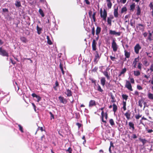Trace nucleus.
<instances>
[{"label":"nucleus","mask_w":153,"mask_h":153,"mask_svg":"<svg viewBox=\"0 0 153 153\" xmlns=\"http://www.w3.org/2000/svg\"><path fill=\"white\" fill-rule=\"evenodd\" d=\"M0 55L3 56L8 57L9 54L6 50L0 48Z\"/></svg>","instance_id":"nucleus-1"},{"label":"nucleus","mask_w":153,"mask_h":153,"mask_svg":"<svg viewBox=\"0 0 153 153\" xmlns=\"http://www.w3.org/2000/svg\"><path fill=\"white\" fill-rule=\"evenodd\" d=\"M111 47L114 51L116 52L117 51L118 46L114 39H113L112 40V42L111 43Z\"/></svg>","instance_id":"nucleus-2"},{"label":"nucleus","mask_w":153,"mask_h":153,"mask_svg":"<svg viewBox=\"0 0 153 153\" xmlns=\"http://www.w3.org/2000/svg\"><path fill=\"white\" fill-rule=\"evenodd\" d=\"M141 49V47L139 43L137 44L134 47V51L136 54L139 53V50Z\"/></svg>","instance_id":"nucleus-3"},{"label":"nucleus","mask_w":153,"mask_h":153,"mask_svg":"<svg viewBox=\"0 0 153 153\" xmlns=\"http://www.w3.org/2000/svg\"><path fill=\"white\" fill-rule=\"evenodd\" d=\"M125 87L129 90L131 91H133V89L132 88V86L131 83L128 80H126Z\"/></svg>","instance_id":"nucleus-4"},{"label":"nucleus","mask_w":153,"mask_h":153,"mask_svg":"<svg viewBox=\"0 0 153 153\" xmlns=\"http://www.w3.org/2000/svg\"><path fill=\"white\" fill-rule=\"evenodd\" d=\"M94 54L95 55V58L94 60V61L96 62V63H97L98 60L100 59V55L98 52L96 51Z\"/></svg>","instance_id":"nucleus-5"},{"label":"nucleus","mask_w":153,"mask_h":153,"mask_svg":"<svg viewBox=\"0 0 153 153\" xmlns=\"http://www.w3.org/2000/svg\"><path fill=\"white\" fill-rule=\"evenodd\" d=\"M100 16L101 18H103L104 21H106L107 16V12L105 9H104L103 13L100 14Z\"/></svg>","instance_id":"nucleus-6"},{"label":"nucleus","mask_w":153,"mask_h":153,"mask_svg":"<svg viewBox=\"0 0 153 153\" xmlns=\"http://www.w3.org/2000/svg\"><path fill=\"white\" fill-rule=\"evenodd\" d=\"M58 98L61 103L66 104L67 102V100L65 98L63 97L60 96Z\"/></svg>","instance_id":"nucleus-7"},{"label":"nucleus","mask_w":153,"mask_h":153,"mask_svg":"<svg viewBox=\"0 0 153 153\" xmlns=\"http://www.w3.org/2000/svg\"><path fill=\"white\" fill-rule=\"evenodd\" d=\"M121 33V32H117L115 30H109V34L111 35H117L118 36H120V35Z\"/></svg>","instance_id":"nucleus-8"},{"label":"nucleus","mask_w":153,"mask_h":153,"mask_svg":"<svg viewBox=\"0 0 153 153\" xmlns=\"http://www.w3.org/2000/svg\"><path fill=\"white\" fill-rule=\"evenodd\" d=\"M97 43L96 40L94 39L93 40L92 45V50L93 51H95L97 49L96 48Z\"/></svg>","instance_id":"nucleus-9"},{"label":"nucleus","mask_w":153,"mask_h":153,"mask_svg":"<svg viewBox=\"0 0 153 153\" xmlns=\"http://www.w3.org/2000/svg\"><path fill=\"white\" fill-rule=\"evenodd\" d=\"M139 60V57L136 58H135L134 59L132 65L133 67L134 68H136L137 64V62H138Z\"/></svg>","instance_id":"nucleus-10"},{"label":"nucleus","mask_w":153,"mask_h":153,"mask_svg":"<svg viewBox=\"0 0 153 153\" xmlns=\"http://www.w3.org/2000/svg\"><path fill=\"white\" fill-rule=\"evenodd\" d=\"M136 28L139 30L143 31L144 30V26L142 24H139L136 26Z\"/></svg>","instance_id":"nucleus-11"},{"label":"nucleus","mask_w":153,"mask_h":153,"mask_svg":"<svg viewBox=\"0 0 153 153\" xmlns=\"http://www.w3.org/2000/svg\"><path fill=\"white\" fill-rule=\"evenodd\" d=\"M32 96L33 97H36L37 99V101L38 102L40 101L41 99V98L40 97L37 95L35 93H33L32 94Z\"/></svg>","instance_id":"nucleus-12"},{"label":"nucleus","mask_w":153,"mask_h":153,"mask_svg":"<svg viewBox=\"0 0 153 153\" xmlns=\"http://www.w3.org/2000/svg\"><path fill=\"white\" fill-rule=\"evenodd\" d=\"M96 105V103L95 101L94 100H91L89 104V107H92Z\"/></svg>","instance_id":"nucleus-13"},{"label":"nucleus","mask_w":153,"mask_h":153,"mask_svg":"<svg viewBox=\"0 0 153 153\" xmlns=\"http://www.w3.org/2000/svg\"><path fill=\"white\" fill-rule=\"evenodd\" d=\"M118 7H117V8H115L114 9V16L115 18H117L118 17Z\"/></svg>","instance_id":"nucleus-14"},{"label":"nucleus","mask_w":153,"mask_h":153,"mask_svg":"<svg viewBox=\"0 0 153 153\" xmlns=\"http://www.w3.org/2000/svg\"><path fill=\"white\" fill-rule=\"evenodd\" d=\"M125 115L128 120L130 118L131 112L129 110H127L126 113H125Z\"/></svg>","instance_id":"nucleus-15"},{"label":"nucleus","mask_w":153,"mask_h":153,"mask_svg":"<svg viewBox=\"0 0 153 153\" xmlns=\"http://www.w3.org/2000/svg\"><path fill=\"white\" fill-rule=\"evenodd\" d=\"M68 97H70L72 95V92L69 89H66V92L65 93Z\"/></svg>","instance_id":"nucleus-16"},{"label":"nucleus","mask_w":153,"mask_h":153,"mask_svg":"<svg viewBox=\"0 0 153 153\" xmlns=\"http://www.w3.org/2000/svg\"><path fill=\"white\" fill-rule=\"evenodd\" d=\"M101 30V28L97 26L96 30V34L98 35L100 33Z\"/></svg>","instance_id":"nucleus-17"},{"label":"nucleus","mask_w":153,"mask_h":153,"mask_svg":"<svg viewBox=\"0 0 153 153\" xmlns=\"http://www.w3.org/2000/svg\"><path fill=\"white\" fill-rule=\"evenodd\" d=\"M137 8V13L136 15L137 16H139L141 14V9L139 5H138L136 7Z\"/></svg>","instance_id":"nucleus-18"},{"label":"nucleus","mask_w":153,"mask_h":153,"mask_svg":"<svg viewBox=\"0 0 153 153\" xmlns=\"http://www.w3.org/2000/svg\"><path fill=\"white\" fill-rule=\"evenodd\" d=\"M129 126V129H132L133 131L134 129V125L132 122H130L128 123Z\"/></svg>","instance_id":"nucleus-19"},{"label":"nucleus","mask_w":153,"mask_h":153,"mask_svg":"<svg viewBox=\"0 0 153 153\" xmlns=\"http://www.w3.org/2000/svg\"><path fill=\"white\" fill-rule=\"evenodd\" d=\"M106 80L105 78L104 77H102L100 80L101 84L102 86H104L105 84Z\"/></svg>","instance_id":"nucleus-20"},{"label":"nucleus","mask_w":153,"mask_h":153,"mask_svg":"<svg viewBox=\"0 0 153 153\" xmlns=\"http://www.w3.org/2000/svg\"><path fill=\"white\" fill-rule=\"evenodd\" d=\"M59 83L56 80L55 83V85L53 86V88L55 91H57V87H59Z\"/></svg>","instance_id":"nucleus-21"},{"label":"nucleus","mask_w":153,"mask_h":153,"mask_svg":"<svg viewBox=\"0 0 153 153\" xmlns=\"http://www.w3.org/2000/svg\"><path fill=\"white\" fill-rule=\"evenodd\" d=\"M105 117V114L104 113V112L103 111H102L101 112V119L102 121L104 123H106V121L105 120H104V117Z\"/></svg>","instance_id":"nucleus-22"},{"label":"nucleus","mask_w":153,"mask_h":153,"mask_svg":"<svg viewBox=\"0 0 153 153\" xmlns=\"http://www.w3.org/2000/svg\"><path fill=\"white\" fill-rule=\"evenodd\" d=\"M136 5L135 3H133L132 4L130 5V10L131 11L133 12L135 8Z\"/></svg>","instance_id":"nucleus-23"},{"label":"nucleus","mask_w":153,"mask_h":153,"mask_svg":"<svg viewBox=\"0 0 153 153\" xmlns=\"http://www.w3.org/2000/svg\"><path fill=\"white\" fill-rule=\"evenodd\" d=\"M125 56L126 58H128L130 56V53L129 52H128L126 50L124 51Z\"/></svg>","instance_id":"nucleus-24"},{"label":"nucleus","mask_w":153,"mask_h":153,"mask_svg":"<svg viewBox=\"0 0 153 153\" xmlns=\"http://www.w3.org/2000/svg\"><path fill=\"white\" fill-rule=\"evenodd\" d=\"M103 73L104 76H106L108 79H110V76L108 75V72L107 71H105L103 72Z\"/></svg>","instance_id":"nucleus-25"},{"label":"nucleus","mask_w":153,"mask_h":153,"mask_svg":"<svg viewBox=\"0 0 153 153\" xmlns=\"http://www.w3.org/2000/svg\"><path fill=\"white\" fill-rule=\"evenodd\" d=\"M36 30H37V33L39 35H40L41 33V31L42 30V28L39 27L37 25L36 26Z\"/></svg>","instance_id":"nucleus-26"},{"label":"nucleus","mask_w":153,"mask_h":153,"mask_svg":"<svg viewBox=\"0 0 153 153\" xmlns=\"http://www.w3.org/2000/svg\"><path fill=\"white\" fill-rule=\"evenodd\" d=\"M113 111L115 113L117 109V105L115 104H113Z\"/></svg>","instance_id":"nucleus-27"},{"label":"nucleus","mask_w":153,"mask_h":153,"mask_svg":"<svg viewBox=\"0 0 153 153\" xmlns=\"http://www.w3.org/2000/svg\"><path fill=\"white\" fill-rule=\"evenodd\" d=\"M126 68H124L123 69L121 72H120V74H119L118 76H121V75L123 74L126 71Z\"/></svg>","instance_id":"nucleus-28"},{"label":"nucleus","mask_w":153,"mask_h":153,"mask_svg":"<svg viewBox=\"0 0 153 153\" xmlns=\"http://www.w3.org/2000/svg\"><path fill=\"white\" fill-rule=\"evenodd\" d=\"M59 68L62 71V74L63 75H64L65 74V71L63 70V65L61 62H60L59 64Z\"/></svg>","instance_id":"nucleus-29"},{"label":"nucleus","mask_w":153,"mask_h":153,"mask_svg":"<svg viewBox=\"0 0 153 153\" xmlns=\"http://www.w3.org/2000/svg\"><path fill=\"white\" fill-rule=\"evenodd\" d=\"M20 39L21 40L22 42H24V43H26L27 41L26 38L24 36L21 37Z\"/></svg>","instance_id":"nucleus-30"},{"label":"nucleus","mask_w":153,"mask_h":153,"mask_svg":"<svg viewBox=\"0 0 153 153\" xmlns=\"http://www.w3.org/2000/svg\"><path fill=\"white\" fill-rule=\"evenodd\" d=\"M147 39L150 41L153 40V39H152V33L150 32L149 33V35L147 38Z\"/></svg>","instance_id":"nucleus-31"},{"label":"nucleus","mask_w":153,"mask_h":153,"mask_svg":"<svg viewBox=\"0 0 153 153\" xmlns=\"http://www.w3.org/2000/svg\"><path fill=\"white\" fill-rule=\"evenodd\" d=\"M143 102L144 101L142 99L139 100L138 101V105L141 108L142 107V104Z\"/></svg>","instance_id":"nucleus-32"},{"label":"nucleus","mask_w":153,"mask_h":153,"mask_svg":"<svg viewBox=\"0 0 153 153\" xmlns=\"http://www.w3.org/2000/svg\"><path fill=\"white\" fill-rule=\"evenodd\" d=\"M139 140L143 144V145L145 144L147 142V140L145 139H142L141 138H140L139 139Z\"/></svg>","instance_id":"nucleus-33"},{"label":"nucleus","mask_w":153,"mask_h":153,"mask_svg":"<svg viewBox=\"0 0 153 153\" xmlns=\"http://www.w3.org/2000/svg\"><path fill=\"white\" fill-rule=\"evenodd\" d=\"M15 5L17 7H19L21 6V4L20 1H16Z\"/></svg>","instance_id":"nucleus-34"},{"label":"nucleus","mask_w":153,"mask_h":153,"mask_svg":"<svg viewBox=\"0 0 153 153\" xmlns=\"http://www.w3.org/2000/svg\"><path fill=\"white\" fill-rule=\"evenodd\" d=\"M134 74L135 76H137L140 75V73L139 71H134Z\"/></svg>","instance_id":"nucleus-35"},{"label":"nucleus","mask_w":153,"mask_h":153,"mask_svg":"<svg viewBox=\"0 0 153 153\" xmlns=\"http://www.w3.org/2000/svg\"><path fill=\"white\" fill-rule=\"evenodd\" d=\"M47 43L49 45H51L52 44V43L50 40L49 37L48 36H47Z\"/></svg>","instance_id":"nucleus-36"},{"label":"nucleus","mask_w":153,"mask_h":153,"mask_svg":"<svg viewBox=\"0 0 153 153\" xmlns=\"http://www.w3.org/2000/svg\"><path fill=\"white\" fill-rule=\"evenodd\" d=\"M123 108L124 111H125L126 110V101H123Z\"/></svg>","instance_id":"nucleus-37"},{"label":"nucleus","mask_w":153,"mask_h":153,"mask_svg":"<svg viewBox=\"0 0 153 153\" xmlns=\"http://www.w3.org/2000/svg\"><path fill=\"white\" fill-rule=\"evenodd\" d=\"M97 90L99 92H101L102 93H103V90L101 88L100 86L98 85L97 88Z\"/></svg>","instance_id":"nucleus-38"},{"label":"nucleus","mask_w":153,"mask_h":153,"mask_svg":"<svg viewBox=\"0 0 153 153\" xmlns=\"http://www.w3.org/2000/svg\"><path fill=\"white\" fill-rule=\"evenodd\" d=\"M96 13V12H94L92 16L94 22H95L96 21V18L95 17Z\"/></svg>","instance_id":"nucleus-39"},{"label":"nucleus","mask_w":153,"mask_h":153,"mask_svg":"<svg viewBox=\"0 0 153 153\" xmlns=\"http://www.w3.org/2000/svg\"><path fill=\"white\" fill-rule=\"evenodd\" d=\"M39 14L41 15V16L42 17H44V16L45 15L44 14V13L43 11L41 9H40L39 10Z\"/></svg>","instance_id":"nucleus-40"},{"label":"nucleus","mask_w":153,"mask_h":153,"mask_svg":"<svg viewBox=\"0 0 153 153\" xmlns=\"http://www.w3.org/2000/svg\"><path fill=\"white\" fill-rule=\"evenodd\" d=\"M142 64L141 62H140L138 63L137 68L140 71H141L142 70Z\"/></svg>","instance_id":"nucleus-41"},{"label":"nucleus","mask_w":153,"mask_h":153,"mask_svg":"<svg viewBox=\"0 0 153 153\" xmlns=\"http://www.w3.org/2000/svg\"><path fill=\"white\" fill-rule=\"evenodd\" d=\"M16 124L17 125H18L19 128V129L20 131L22 133L24 132V131L23 130V128L22 126L19 124H18L17 123H16Z\"/></svg>","instance_id":"nucleus-42"},{"label":"nucleus","mask_w":153,"mask_h":153,"mask_svg":"<svg viewBox=\"0 0 153 153\" xmlns=\"http://www.w3.org/2000/svg\"><path fill=\"white\" fill-rule=\"evenodd\" d=\"M107 6L108 9H111V7L112 4L111 2H107Z\"/></svg>","instance_id":"nucleus-43"},{"label":"nucleus","mask_w":153,"mask_h":153,"mask_svg":"<svg viewBox=\"0 0 153 153\" xmlns=\"http://www.w3.org/2000/svg\"><path fill=\"white\" fill-rule=\"evenodd\" d=\"M127 9L126 7H124L122 8L121 10V13H123L124 12H126L127 11Z\"/></svg>","instance_id":"nucleus-44"},{"label":"nucleus","mask_w":153,"mask_h":153,"mask_svg":"<svg viewBox=\"0 0 153 153\" xmlns=\"http://www.w3.org/2000/svg\"><path fill=\"white\" fill-rule=\"evenodd\" d=\"M143 64L146 66H149V63L146 60L143 61Z\"/></svg>","instance_id":"nucleus-45"},{"label":"nucleus","mask_w":153,"mask_h":153,"mask_svg":"<svg viewBox=\"0 0 153 153\" xmlns=\"http://www.w3.org/2000/svg\"><path fill=\"white\" fill-rule=\"evenodd\" d=\"M122 97L123 98V99L125 100V101H126L127 99H128V96L126 94H123L122 95Z\"/></svg>","instance_id":"nucleus-46"},{"label":"nucleus","mask_w":153,"mask_h":153,"mask_svg":"<svg viewBox=\"0 0 153 153\" xmlns=\"http://www.w3.org/2000/svg\"><path fill=\"white\" fill-rule=\"evenodd\" d=\"M111 19H110L109 17L107 18V23L110 26L111 25Z\"/></svg>","instance_id":"nucleus-47"},{"label":"nucleus","mask_w":153,"mask_h":153,"mask_svg":"<svg viewBox=\"0 0 153 153\" xmlns=\"http://www.w3.org/2000/svg\"><path fill=\"white\" fill-rule=\"evenodd\" d=\"M148 97L149 99L153 100V94L150 93H149L148 94Z\"/></svg>","instance_id":"nucleus-48"},{"label":"nucleus","mask_w":153,"mask_h":153,"mask_svg":"<svg viewBox=\"0 0 153 153\" xmlns=\"http://www.w3.org/2000/svg\"><path fill=\"white\" fill-rule=\"evenodd\" d=\"M109 123L111 126H113L114 125V123L113 120L111 119L109 120Z\"/></svg>","instance_id":"nucleus-49"},{"label":"nucleus","mask_w":153,"mask_h":153,"mask_svg":"<svg viewBox=\"0 0 153 153\" xmlns=\"http://www.w3.org/2000/svg\"><path fill=\"white\" fill-rule=\"evenodd\" d=\"M41 130L42 132L43 131V128L42 127H38V128H37V129L36 132H35V135H36L37 134V131L38 130Z\"/></svg>","instance_id":"nucleus-50"},{"label":"nucleus","mask_w":153,"mask_h":153,"mask_svg":"<svg viewBox=\"0 0 153 153\" xmlns=\"http://www.w3.org/2000/svg\"><path fill=\"white\" fill-rule=\"evenodd\" d=\"M111 102H116V100L115 99V97L113 95H111Z\"/></svg>","instance_id":"nucleus-51"},{"label":"nucleus","mask_w":153,"mask_h":153,"mask_svg":"<svg viewBox=\"0 0 153 153\" xmlns=\"http://www.w3.org/2000/svg\"><path fill=\"white\" fill-rule=\"evenodd\" d=\"M95 30L94 27H93L92 28L91 33L93 36H94L95 34Z\"/></svg>","instance_id":"nucleus-52"},{"label":"nucleus","mask_w":153,"mask_h":153,"mask_svg":"<svg viewBox=\"0 0 153 153\" xmlns=\"http://www.w3.org/2000/svg\"><path fill=\"white\" fill-rule=\"evenodd\" d=\"M149 6L150 7L151 9L152 10V13H153V5L152 4V2H151L150 3L149 5Z\"/></svg>","instance_id":"nucleus-53"},{"label":"nucleus","mask_w":153,"mask_h":153,"mask_svg":"<svg viewBox=\"0 0 153 153\" xmlns=\"http://www.w3.org/2000/svg\"><path fill=\"white\" fill-rule=\"evenodd\" d=\"M72 149L70 147H69L68 149L66 150V152H69V153H72Z\"/></svg>","instance_id":"nucleus-54"},{"label":"nucleus","mask_w":153,"mask_h":153,"mask_svg":"<svg viewBox=\"0 0 153 153\" xmlns=\"http://www.w3.org/2000/svg\"><path fill=\"white\" fill-rule=\"evenodd\" d=\"M49 113L51 115V120L52 119H54V116L52 114V113L50 111L49 112Z\"/></svg>","instance_id":"nucleus-55"},{"label":"nucleus","mask_w":153,"mask_h":153,"mask_svg":"<svg viewBox=\"0 0 153 153\" xmlns=\"http://www.w3.org/2000/svg\"><path fill=\"white\" fill-rule=\"evenodd\" d=\"M45 138L44 135H43L41 138V140L42 141H45Z\"/></svg>","instance_id":"nucleus-56"},{"label":"nucleus","mask_w":153,"mask_h":153,"mask_svg":"<svg viewBox=\"0 0 153 153\" xmlns=\"http://www.w3.org/2000/svg\"><path fill=\"white\" fill-rule=\"evenodd\" d=\"M142 117V115H140L139 114L138 115H136L135 116V118L136 119H138Z\"/></svg>","instance_id":"nucleus-57"},{"label":"nucleus","mask_w":153,"mask_h":153,"mask_svg":"<svg viewBox=\"0 0 153 153\" xmlns=\"http://www.w3.org/2000/svg\"><path fill=\"white\" fill-rule=\"evenodd\" d=\"M92 12L91 10H90L89 11L88 13V15L89 16V17L91 18H92Z\"/></svg>","instance_id":"nucleus-58"},{"label":"nucleus","mask_w":153,"mask_h":153,"mask_svg":"<svg viewBox=\"0 0 153 153\" xmlns=\"http://www.w3.org/2000/svg\"><path fill=\"white\" fill-rule=\"evenodd\" d=\"M90 80L91 81V82L93 83H94L95 84L96 83V80L94 79H93L92 78H90Z\"/></svg>","instance_id":"nucleus-59"},{"label":"nucleus","mask_w":153,"mask_h":153,"mask_svg":"<svg viewBox=\"0 0 153 153\" xmlns=\"http://www.w3.org/2000/svg\"><path fill=\"white\" fill-rule=\"evenodd\" d=\"M76 124L78 126V128H80L82 126V125L79 123H76Z\"/></svg>","instance_id":"nucleus-60"},{"label":"nucleus","mask_w":153,"mask_h":153,"mask_svg":"<svg viewBox=\"0 0 153 153\" xmlns=\"http://www.w3.org/2000/svg\"><path fill=\"white\" fill-rule=\"evenodd\" d=\"M2 11L4 12L8 13L9 12L8 9L7 8H3Z\"/></svg>","instance_id":"nucleus-61"},{"label":"nucleus","mask_w":153,"mask_h":153,"mask_svg":"<svg viewBox=\"0 0 153 153\" xmlns=\"http://www.w3.org/2000/svg\"><path fill=\"white\" fill-rule=\"evenodd\" d=\"M137 88L139 90H141L143 89V88H142V87L140 85H137Z\"/></svg>","instance_id":"nucleus-62"},{"label":"nucleus","mask_w":153,"mask_h":153,"mask_svg":"<svg viewBox=\"0 0 153 153\" xmlns=\"http://www.w3.org/2000/svg\"><path fill=\"white\" fill-rule=\"evenodd\" d=\"M10 60L12 63L13 65H15L16 64V62L15 61L13 60L11 58H10Z\"/></svg>","instance_id":"nucleus-63"},{"label":"nucleus","mask_w":153,"mask_h":153,"mask_svg":"<svg viewBox=\"0 0 153 153\" xmlns=\"http://www.w3.org/2000/svg\"><path fill=\"white\" fill-rule=\"evenodd\" d=\"M150 70H151V71H153V64H152L150 68Z\"/></svg>","instance_id":"nucleus-64"}]
</instances>
